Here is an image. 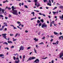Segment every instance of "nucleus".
Returning <instances> with one entry per match:
<instances>
[{"mask_svg": "<svg viewBox=\"0 0 63 63\" xmlns=\"http://www.w3.org/2000/svg\"><path fill=\"white\" fill-rule=\"evenodd\" d=\"M13 9H14L12 10L13 12L11 11V13H12L13 15H18V14H17V11L16 10H14V9H16V8H14Z\"/></svg>", "mask_w": 63, "mask_h": 63, "instance_id": "f257e3e1", "label": "nucleus"}, {"mask_svg": "<svg viewBox=\"0 0 63 63\" xmlns=\"http://www.w3.org/2000/svg\"><path fill=\"white\" fill-rule=\"evenodd\" d=\"M6 35H7L6 33L3 34H2V37L4 38V39H6V40H7V38H6V37H7V36H6Z\"/></svg>", "mask_w": 63, "mask_h": 63, "instance_id": "f03ea898", "label": "nucleus"}, {"mask_svg": "<svg viewBox=\"0 0 63 63\" xmlns=\"http://www.w3.org/2000/svg\"><path fill=\"white\" fill-rule=\"evenodd\" d=\"M24 48V47L22 46H21V47H19V49H20L19 50V51H20L21 50H23Z\"/></svg>", "mask_w": 63, "mask_h": 63, "instance_id": "7ed1b4c3", "label": "nucleus"}, {"mask_svg": "<svg viewBox=\"0 0 63 63\" xmlns=\"http://www.w3.org/2000/svg\"><path fill=\"white\" fill-rule=\"evenodd\" d=\"M42 28H43V27H47V25L45 23L43 24L42 25Z\"/></svg>", "mask_w": 63, "mask_h": 63, "instance_id": "20e7f679", "label": "nucleus"}, {"mask_svg": "<svg viewBox=\"0 0 63 63\" xmlns=\"http://www.w3.org/2000/svg\"><path fill=\"white\" fill-rule=\"evenodd\" d=\"M16 60H18L17 61L16 60L15 61V62L16 63H19V62H20V60H19V58H16Z\"/></svg>", "mask_w": 63, "mask_h": 63, "instance_id": "39448f33", "label": "nucleus"}, {"mask_svg": "<svg viewBox=\"0 0 63 63\" xmlns=\"http://www.w3.org/2000/svg\"><path fill=\"white\" fill-rule=\"evenodd\" d=\"M49 3H47V5H48V6H51V1H50V0H49Z\"/></svg>", "mask_w": 63, "mask_h": 63, "instance_id": "423d86ee", "label": "nucleus"}, {"mask_svg": "<svg viewBox=\"0 0 63 63\" xmlns=\"http://www.w3.org/2000/svg\"><path fill=\"white\" fill-rule=\"evenodd\" d=\"M2 11V12L3 13H4V11H5V9H2L1 8H0V12Z\"/></svg>", "mask_w": 63, "mask_h": 63, "instance_id": "0eeeda50", "label": "nucleus"}, {"mask_svg": "<svg viewBox=\"0 0 63 63\" xmlns=\"http://www.w3.org/2000/svg\"><path fill=\"white\" fill-rule=\"evenodd\" d=\"M39 62V59H36L35 61L34 62H33V63H35H35H38V62Z\"/></svg>", "mask_w": 63, "mask_h": 63, "instance_id": "6e6552de", "label": "nucleus"}, {"mask_svg": "<svg viewBox=\"0 0 63 63\" xmlns=\"http://www.w3.org/2000/svg\"><path fill=\"white\" fill-rule=\"evenodd\" d=\"M59 17H60V19H61V20H63V15L62 16V17H61V16H60Z\"/></svg>", "mask_w": 63, "mask_h": 63, "instance_id": "1a4fd4ad", "label": "nucleus"}, {"mask_svg": "<svg viewBox=\"0 0 63 63\" xmlns=\"http://www.w3.org/2000/svg\"><path fill=\"white\" fill-rule=\"evenodd\" d=\"M59 39L60 40H63V36H61L60 37H59Z\"/></svg>", "mask_w": 63, "mask_h": 63, "instance_id": "9d476101", "label": "nucleus"}, {"mask_svg": "<svg viewBox=\"0 0 63 63\" xmlns=\"http://www.w3.org/2000/svg\"><path fill=\"white\" fill-rule=\"evenodd\" d=\"M31 60H32V57H30L29 58L28 60H27V61H28Z\"/></svg>", "mask_w": 63, "mask_h": 63, "instance_id": "9b49d317", "label": "nucleus"}, {"mask_svg": "<svg viewBox=\"0 0 63 63\" xmlns=\"http://www.w3.org/2000/svg\"><path fill=\"white\" fill-rule=\"evenodd\" d=\"M4 24H5V25H4V26H8V25H7V23H6V22H4L3 23Z\"/></svg>", "mask_w": 63, "mask_h": 63, "instance_id": "f8f14e48", "label": "nucleus"}, {"mask_svg": "<svg viewBox=\"0 0 63 63\" xmlns=\"http://www.w3.org/2000/svg\"><path fill=\"white\" fill-rule=\"evenodd\" d=\"M8 42L9 44H10V43H11V44H13V42H12L11 41H8Z\"/></svg>", "mask_w": 63, "mask_h": 63, "instance_id": "ddd939ff", "label": "nucleus"}, {"mask_svg": "<svg viewBox=\"0 0 63 63\" xmlns=\"http://www.w3.org/2000/svg\"><path fill=\"white\" fill-rule=\"evenodd\" d=\"M34 40L36 42H37L38 41V39H37L36 38H34Z\"/></svg>", "mask_w": 63, "mask_h": 63, "instance_id": "4468645a", "label": "nucleus"}, {"mask_svg": "<svg viewBox=\"0 0 63 63\" xmlns=\"http://www.w3.org/2000/svg\"><path fill=\"white\" fill-rule=\"evenodd\" d=\"M31 14L32 15H33V16H35V15H34V14H35V13L34 12H32Z\"/></svg>", "mask_w": 63, "mask_h": 63, "instance_id": "2eb2a0df", "label": "nucleus"}, {"mask_svg": "<svg viewBox=\"0 0 63 63\" xmlns=\"http://www.w3.org/2000/svg\"><path fill=\"white\" fill-rule=\"evenodd\" d=\"M3 44H5V45H8V43L6 42H4V43H3Z\"/></svg>", "mask_w": 63, "mask_h": 63, "instance_id": "dca6fc26", "label": "nucleus"}, {"mask_svg": "<svg viewBox=\"0 0 63 63\" xmlns=\"http://www.w3.org/2000/svg\"><path fill=\"white\" fill-rule=\"evenodd\" d=\"M34 52H35V53H37V50H36L35 48H34Z\"/></svg>", "mask_w": 63, "mask_h": 63, "instance_id": "f3484780", "label": "nucleus"}, {"mask_svg": "<svg viewBox=\"0 0 63 63\" xmlns=\"http://www.w3.org/2000/svg\"><path fill=\"white\" fill-rule=\"evenodd\" d=\"M39 6H40V3H39L37 5V7H39Z\"/></svg>", "mask_w": 63, "mask_h": 63, "instance_id": "a211bd4d", "label": "nucleus"}, {"mask_svg": "<svg viewBox=\"0 0 63 63\" xmlns=\"http://www.w3.org/2000/svg\"><path fill=\"white\" fill-rule=\"evenodd\" d=\"M4 56V55L3 54H0V57H2Z\"/></svg>", "mask_w": 63, "mask_h": 63, "instance_id": "6ab92c4d", "label": "nucleus"}, {"mask_svg": "<svg viewBox=\"0 0 63 63\" xmlns=\"http://www.w3.org/2000/svg\"><path fill=\"white\" fill-rule=\"evenodd\" d=\"M59 8H61V9H63V6H61L59 7Z\"/></svg>", "mask_w": 63, "mask_h": 63, "instance_id": "aec40b11", "label": "nucleus"}, {"mask_svg": "<svg viewBox=\"0 0 63 63\" xmlns=\"http://www.w3.org/2000/svg\"><path fill=\"white\" fill-rule=\"evenodd\" d=\"M54 33L55 35H57V34H58V33L56 32H54Z\"/></svg>", "mask_w": 63, "mask_h": 63, "instance_id": "412c9836", "label": "nucleus"}, {"mask_svg": "<svg viewBox=\"0 0 63 63\" xmlns=\"http://www.w3.org/2000/svg\"><path fill=\"white\" fill-rule=\"evenodd\" d=\"M32 60H33V59H35L36 58V57H32Z\"/></svg>", "mask_w": 63, "mask_h": 63, "instance_id": "4be33fe9", "label": "nucleus"}, {"mask_svg": "<svg viewBox=\"0 0 63 63\" xmlns=\"http://www.w3.org/2000/svg\"><path fill=\"white\" fill-rule=\"evenodd\" d=\"M44 44L43 42H42L41 43H40L39 44V45H43Z\"/></svg>", "mask_w": 63, "mask_h": 63, "instance_id": "5701e85b", "label": "nucleus"}, {"mask_svg": "<svg viewBox=\"0 0 63 63\" xmlns=\"http://www.w3.org/2000/svg\"><path fill=\"white\" fill-rule=\"evenodd\" d=\"M54 21H53L52 22H51V23L52 24H54Z\"/></svg>", "mask_w": 63, "mask_h": 63, "instance_id": "b1692460", "label": "nucleus"}, {"mask_svg": "<svg viewBox=\"0 0 63 63\" xmlns=\"http://www.w3.org/2000/svg\"><path fill=\"white\" fill-rule=\"evenodd\" d=\"M37 22L38 23H39L40 22V21L39 20H38L37 21Z\"/></svg>", "mask_w": 63, "mask_h": 63, "instance_id": "393cba45", "label": "nucleus"}, {"mask_svg": "<svg viewBox=\"0 0 63 63\" xmlns=\"http://www.w3.org/2000/svg\"><path fill=\"white\" fill-rule=\"evenodd\" d=\"M18 35V33H16L15 36V37H16V36H17Z\"/></svg>", "mask_w": 63, "mask_h": 63, "instance_id": "a878e982", "label": "nucleus"}, {"mask_svg": "<svg viewBox=\"0 0 63 63\" xmlns=\"http://www.w3.org/2000/svg\"><path fill=\"white\" fill-rule=\"evenodd\" d=\"M57 7H55L54 8H53V10H55V9H57Z\"/></svg>", "mask_w": 63, "mask_h": 63, "instance_id": "bb28decb", "label": "nucleus"}, {"mask_svg": "<svg viewBox=\"0 0 63 63\" xmlns=\"http://www.w3.org/2000/svg\"><path fill=\"white\" fill-rule=\"evenodd\" d=\"M42 22H44V20L43 19H42L40 20Z\"/></svg>", "mask_w": 63, "mask_h": 63, "instance_id": "cd10ccee", "label": "nucleus"}, {"mask_svg": "<svg viewBox=\"0 0 63 63\" xmlns=\"http://www.w3.org/2000/svg\"><path fill=\"white\" fill-rule=\"evenodd\" d=\"M30 48H31V47H29L27 48V49H30Z\"/></svg>", "mask_w": 63, "mask_h": 63, "instance_id": "c85d7f7f", "label": "nucleus"}, {"mask_svg": "<svg viewBox=\"0 0 63 63\" xmlns=\"http://www.w3.org/2000/svg\"><path fill=\"white\" fill-rule=\"evenodd\" d=\"M13 59H14V60H16V57L14 56L13 57Z\"/></svg>", "mask_w": 63, "mask_h": 63, "instance_id": "c756f323", "label": "nucleus"}, {"mask_svg": "<svg viewBox=\"0 0 63 63\" xmlns=\"http://www.w3.org/2000/svg\"><path fill=\"white\" fill-rule=\"evenodd\" d=\"M43 1L45 3V2H47V0H44Z\"/></svg>", "mask_w": 63, "mask_h": 63, "instance_id": "7c9ffc66", "label": "nucleus"}, {"mask_svg": "<svg viewBox=\"0 0 63 63\" xmlns=\"http://www.w3.org/2000/svg\"><path fill=\"white\" fill-rule=\"evenodd\" d=\"M24 7L26 8H28V7H27V5H24Z\"/></svg>", "mask_w": 63, "mask_h": 63, "instance_id": "2f4dec72", "label": "nucleus"}, {"mask_svg": "<svg viewBox=\"0 0 63 63\" xmlns=\"http://www.w3.org/2000/svg\"><path fill=\"white\" fill-rule=\"evenodd\" d=\"M4 49H7V50H9V48L8 47L5 48Z\"/></svg>", "mask_w": 63, "mask_h": 63, "instance_id": "473e14b6", "label": "nucleus"}, {"mask_svg": "<svg viewBox=\"0 0 63 63\" xmlns=\"http://www.w3.org/2000/svg\"><path fill=\"white\" fill-rule=\"evenodd\" d=\"M23 59H25V55H24V56H23Z\"/></svg>", "mask_w": 63, "mask_h": 63, "instance_id": "72a5a7b5", "label": "nucleus"}, {"mask_svg": "<svg viewBox=\"0 0 63 63\" xmlns=\"http://www.w3.org/2000/svg\"><path fill=\"white\" fill-rule=\"evenodd\" d=\"M41 25H42V23H40L39 24V27L41 26Z\"/></svg>", "mask_w": 63, "mask_h": 63, "instance_id": "f704fd0d", "label": "nucleus"}, {"mask_svg": "<svg viewBox=\"0 0 63 63\" xmlns=\"http://www.w3.org/2000/svg\"><path fill=\"white\" fill-rule=\"evenodd\" d=\"M14 8V6H12V10H13Z\"/></svg>", "mask_w": 63, "mask_h": 63, "instance_id": "c9c22d12", "label": "nucleus"}, {"mask_svg": "<svg viewBox=\"0 0 63 63\" xmlns=\"http://www.w3.org/2000/svg\"><path fill=\"white\" fill-rule=\"evenodd\" d=\"M43 16H44L45 17L46 16V15L45 14H42V15Z\"/></svg>", "mask_w": 63, "mask_h": 63, "instance_id": "e433bc0d", "label": "nucleus"}, {"mask_svg": "<svg viewBox=\"0 0 63 63\" xmlns=\"http://www.w3.org/2000/svg\"><path fill=\"white\" fill-rule=\"evenodd\" d=\"M47 57H46L44 58H43L42 59H47Z\"/></svg>", "mask_w": 63, "mask_h": 63, "instance_id": "4c0bfd02", "label": "nucleus"}, {"mask_svg": "<svg viewBox=\"0 0 63 63\" xmlns=\"http://www.w3.org/2000/svg\"><path fill=\"white\" fill-rule=\"evenodd\" d=\"M17 40V39H14L13 40V41H16Z\"/></svg>", "mask_w": 63, "mask_h": 63, "instance_id": "58836bf2", "label": "nucleus"}, {"mask_svg": "<svg viewBox=\"0 0 63 63\" xmlns=\"http://www.w3.org/2000/svg\"><path fill=\"white\" fill-rule=\"evenodd\" d=\"M11 16H11V15H9V17H11Z\"/></svg>", "mask_w": 63, "mask_h": 63, "instance_id": "ea45409f", "label": "nucleus"}, {"mask_svg": "<svg viewBox=\"0 0 63 63\" xmlns=\"http://www.w3.org/2000/svg\"><path fill=\"white\" fill-rule=\"evenodd\" d=\"M17 23H18V24H20V22H19V21H17Z\"/></svg>", "mask_w": 63, "mask_h": 63, "instance_id": "a19ab883", "label": "nucleus"}, {"mask_svg": "<svg viewBox=\"0 0 63 63\" xmlns=\"http://www.w3.org/2000/svg\"><path fill=\"white\" fill-rule=\"evenodd\" d=\"M13 27L14 28V29H17V28L15 27L14 26Z\"/></svg>", "mask_w": 63, "mask_h": 63, "instance_id": "79ce46f5", "label": "nucleus"}, {"mask_svg": "<svg viewBox=\"0 0 63 63\" xmlns=\"http://www.w3.org/2000/svg\"><path fill=\"white\" fill-rule=\"evenodd\" d=\"M53 13L54 14H55L56 13V12H53Z\"/></svg>", "mask_w": 63, "mask_h": 63, "instance_id": "37998d69", "label": "nucleus"}, {"mask_svg": "<svg viewBox=\"0 0 63 63\" xmlns=\"http://www.w3.org/2000/svg\"><path fill=\"white\" fill-rule=\"evenodd\" d=\"M0 16L1 17H3V16L2 15H0Z\"/></svg>", "mask_w": 63, "mask_h": 63, "instance_id": "c03bdc74", "label": "nucleus"}, {"mask_svg": "<svg viewBox=\"0 0 63 63\" xmlns=\"http://www.w3.org/2000/svg\"><path fill=\"white\" fill-rule=\"evenodd\" d=\"M58 43L59 42L58 41H57L56 42V43H57V45H58Z\"/></svg>", "mask_w": 63, "mask_h": 63, "instance_id": "a18cd8bd", "label": "nucleus"}, {"mask_svg": "<svg viewBox=\"0 0 63 63\" xmlns=\"http://www.w3.org/2000/svg\"><path fill=\"white\" fill-rule=\"evenodd\" d=\"M10 36H14V35L12 34H10Z\"/></svg>", "mask_w": 63, "mask_h": 63, "instance_id": "49530a36", "label": "nucleus"}, {"mask_svg": "<svg viewBox=\"0 0 63 63\" xmlns=\"http://www.w3.org/2000/svg\"><path fill=\"white\" fill-rule=\"evenodd\" d=\"M53 41V39H51V40H50V42H52Z\"/></svg>", "mask_w": 63, "mask_h": 63, "instance_id": "de8ad7c7", "label": "nucleus"}, {"mask_svg": "<svg viewBox=\"0 0 63 63\" xmlns=\"http://www.w3.org/2000/svg\"><path fill=\"white\" fill-rule=\"evenodd\" d=\"M39 15H42V14L41 13H39Z\"/></svg>", "mask_w": 63, "mask_h": 63, "instance_id": "09e8293b", "label": "nucleus"}, {"mask_svg": "<svg viewBox=\"0 0 63 63\" xmlns=\"http://www.w3.org/2000/svg\"><path fill=\"white\" fill-rule=\"evenodd\" d=\"M4 29L3 28H1L0 29V31H2V30H3Z\"/></svg>", "mask_w": 63, "mask_h": 63, "instance_id": "8fccbe9b", "label": "nucleus"}, {"mask_svg": "<svg viewBox=\"0 0 63 63\" xmlns=\"http://www.w3.org/2000/svg\"><path fill=\"white\" fill-rule=\"evenodd\" d=\"M45 38V37H44L42 38V39L43 40H44Z\"/></svg>", "mask_w": 63, "mask_h": 63, "instance_id": "3c124183", "label": "nucleus"}, {"mask_svg": "<svg viewBox=\"0 0 63 63\" xmlns=\"http://www.w3.org/2000/svg\"><path fill=\"white\" fill-rule=\"evenodd\" d=\"M53 45H56V43H53Z\"/></svg>", "mask_w": 63, "mask_h": 63, "instance_id": "603ef678", "label": "nucleus"}, {"mask_svg": "<svg viewBox=\"0 0 63 63\" xmlns=\"http://www.w3.org/2000/svg\"><path fill=\"white\" fill-rule=\"evenodd\" d=\"M19 58L20 59H21L22 58V57H21V56H20L19 57Z\"/></svg>", "mask_w": 63, "mask_h": 63, "instance_id": "864d4df0", "label": "nucleus"}, {"mask_svg": "<svg viewBox=\"0 0 63 63\" xmlns=\"http://www.w3.org/2000/svg\"><path fill=\"white\" fill-rule=\"evenodd\" d=\"M54 26H56L57 25V24H54Z\"/></svg>", "mask_w": 63, "mask_h": 63, "instance_id": "5fc2aeb1", "label": "nucleus"}, {"mask_svg": "<svg viewBox=\"0 0 63 63\" xmlns=\"http://www.w3.org/2000/svg\"><path fill=\"white\" fill-rule=\"evenodd\" d=\"M35 19V18H31V20H33V19Z\"/></svg>", "mask_w": 63, "mask_h": 63, "instance_id": "6e6d98bb", "label": "nucleus"}, {"mask_svg": "<svg viewBox=\"0 0 63 63\" xmlns=\"http://www.w3.org/2000/svg\"><path fill=\"white\" fill-rule=\"evenodd\" d=\"M14 46H12L11 47V48H14Z\"/></svg>", "mask_w": 63, "mask_h": 63, "instance_id": "4d7b16f0", "label": "nucleus"}, {"mask_svg": "<svg viewBox=\"0 0 63 63\" xmlns=\"http://www.w3.org/2000/svg\"><path fill=\"white\" fill-rule=\"evenodd\" d=\"M5 18L6 19H8V17H5Z\"/></svg>", "mask_w": 63, "mask_h": 63, "instance_id": "13d9d810", "label": "nucleus"}, {"mask_svg": "<svg viewBox=\"0 0 63 63\" xmlns=\"http://www.w3.org/2000/svg\"><path fill=\"white\" fill-rule=\"evenodd\" d=\"M21 5H22V6H23V5H24V3H23L22 2V4H21Z\"/></svg>", "mask_w": 63, "mask_h": 63, "instance_id": "bf43d9fd", "label": "nucleus"}, {"mask_svg": "<svg viewBox=\"0 0 63 63\" xmlns=\"http://www.w3.org/2000/svg\"><path fill=\"white\" fill-rule=\"evenodd\" d=\"M25 32H26V33H28V32L26 30L25 31Z\"/></svg>", "mask_w": 63, "mask_h": 63, "instance_id": "052dcab7", "label": "nucleus"}, {"mask_svg": "<svg viewBox=\"0 0 63 63\" xmlns=\"http://www.w3.org/2000/svg\"><path fill=\"white\" fill-rule=\"evenodd\" d=\"M51 63H54V61L53 60H52L51 61Z\"/></svg>", "mask_w": 63, "mask_h": 63, "instance_id": "680f3d73", "label": "nucleus"}, {"mask_svg": "<svg viewBox=\"0 0 63 63\" xmlns=\"http://www.w3.org/2000/svg\"><path fill=\"white\" fill-rule=\"evenodd\" d=\"M4 30L5 31H7V28H5L4 29Z\"/></svg>", "mask_w": 63, "mask_h": 63, "instance_id": "e2e57ef3", "label": "nucleus"}, {"mask_svg": "<svg viewBox=\"0 0 63 63\" xmlns=\"http://www.w3.org/2000/svg\"><path fill=\"white\" fill-rule=\"evenodd\" d=\"M50 37L51 38H53V37H54L52 35H51L50 36Z\"/></svg>", "mask_w": 63, "mask_h": 63, "instance_id": "0e129e2a", "label": "nucleus"}, {"mask_svg": "<svg viewBox=\"0 0 63 63\" xmlns=\"http://www.w3.org/2000/svg\"><path fill=\"white\" fill-rule=\"evenodd\" d=\"M34 1L35 2H36L37 1V0H34Z\"/></svg>", "mask_w": 63, "mask_h": 63, "instance_id": "69168bd1", "label": "nucleus"}, {"mask_svg": "<svg viewBox=\"0 0 63 63\" xmlns=\"http://www.w3.org/2000/svg\"><path fill=\"white\" fill-rule=\"evenodd\" d=\"M28 2H31V1L30 0H28Z\"/></svg>", "mask_w": 63, "mask_h": 63, "instance_id": "338daca9", "label": "nucleus"}, {"mask_svg": "<svg viewBox=\"0 0 63 63\" xmlns=\"http://www.w3.org/2000/svg\"><path fill=\"white\" fill-rule=\"evenodd\" d=\"M46 9H48V7H46Z\"/></svg>", "mask_w": 63, "mask_h": 63, "instance_id": "774afa93", "label": "nucleus"}]
</instances>
